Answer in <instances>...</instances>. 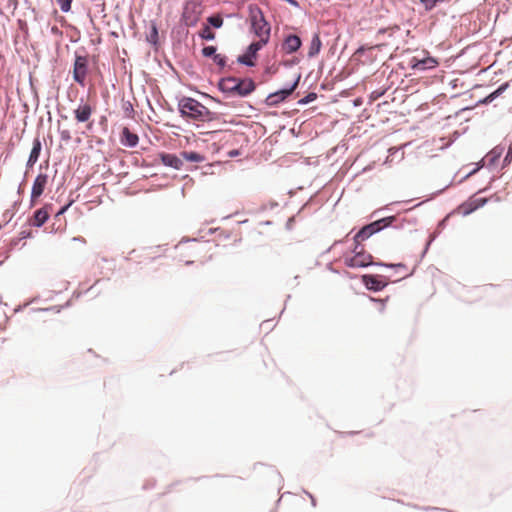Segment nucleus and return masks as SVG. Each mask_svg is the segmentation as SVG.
Instances as JSON below:
<instances>
[{
	"instance_id": "obj_1",
	"label": "nucleus",
	"mask_w": 512,
	"mask_h": 512,
	"mask_svg": "<svg viewBox=\"0 0 512 512\" xmlns=\"http://www.w3.org/2000/svg\"><path fill=\"white\" fill-rule=\"evenodd\" d=\"M249 20L253 33L259 38L258 41H264L267 44L270 39L271 25L266 20L262 9L257 5H249Z\"/></svg>"
},
{
	"instance_id": "obj_2",
	"label": "nucleus",
	"mask_w": 512,
	"mask_h": 512,
	"mask_svg": "<svg viewBox=\"0 0 512 512\" xmlns=\"http://www.w3.org/2000/svg\"><path fill=\"white\" fill-rule=\"evenodd\" d=\"M179 111L182 116L198 121L209 120L211 114L206 106L189 97L179 101Z\"/></svg>"
},
{
	"instance_id": "obj_3",
	"label": "nucleus",
	"mask_w": 512,
	"mask_h": 512,
	"mask_svg": "<svg viewBox=\"0 0 512 512\" xmlns=\"http://www.w3.org/2000/svg\"><path fill=\"white\" fill-rule=\"evenodd\" d=\"M395 220V217H386L382 218L380 220L374 221L364 227H362L357 234L354 237L355 244H361V242L368 239L373 234L381 231L383 228L389 226L393 221Z\"/></svg>"
},
{
	"instance_id": "obj_4",
	"label": "nucleus",
	"mask_w": 512,
	"mask_h": 512,
	"mask_svg": "<svg viewBox=\"0 0 512 512\" xmlns=\"http://www.w3.org/2000/svg\"><path fill=\"white\" fill-rule=\"evenodd\" d=\"M353 252V256H346L344 258V263L346 266L351 268H362L367 267L373 263L372 255L367 253L360 244H355Z\"/></svg>"
},
{
	"instance_id": "obj_5",
	"label": "nucleus",
	"mask_w": 512,
	"mask_h": 512,
	"mask_svg": "<svg viewBox=\"0 0 512 512\" xmlns=\"http://www.w3.org/2000/svg\"><path fill=\"white\" fill-rule=\"evenodd\" d=\"M88 72V60L85 56H76L73 68V79L81 86L85 85Z\"/></svg>"
},
{
	"instance_id": "obj_6",
	"label": "nucleus",
	"mask_w": 512,
	"mask_h": 512,
	"mask_svg": "<svg viewBox=\"0 0 512 512\" xmlns=\"http://www.w3.org/2000/svg\"><path fill=\"white\" fill-rule=\"evenodd\" d=\"M266 44H264V41H256L251 43L246 52L239 56L238 61L242 64H245L247 66H254L255 65V59L257 57V53L259 50H261Z\"/></svg>"
},
{
	"instance_id": "obj_7",
	"label": "nucleus",
	"mask_w": 512,
	"mask_h": 512,
	"mask_svg": "<svg viewBox=\"0 0 512 512\" xmlns=\"http://www.w3.org/2000/svg\"><path fill=\"white\" fill-rule=\"evenodd\" d=\"M299 82V77L294 81V83L289 87L277 92L271 93L266 98V103L269 106H276L279 103L283 102L288 96H290L293 91L296 89Z\"/></svg>"
},
{
	"instance_id": "obj_8",
	"label": "nucleus",
	"mask_w": 512,
	"mask_h": 512,
	"mask_svg": "<svg viewBox=\"0 0 512 512\" xmlns=\"http://www.w3.org/2000/svg\"><path fill=\"white\" fill-rule=\"evenodd\" d=\"M48 183V175L38 174L34 180L31 191V204L34 205L35 201L43 194Z\"/></svg>"
},
{
	"instance_id": "obj_9",
	"label": "nucleus",
	"mask_w": 512,
	"mask_h": 512,
	"mask_svg": "<svg viewBox=\"0 0 512 512\" xmlns=\"http://www.w3.org/2000/svg\"><path fill=\"white\" fill-rule=\"evenodd\" d=\"M93 114V108L89 103H80L74 110V116L77 122H88Z\"/></svg>"
},
{
	"instance_id": "obj_10",
	"label": "nucleus",
	"mask_w": 512,
	"mask_h": 512,
	"mask_svg": "<svg viewBox=\"0 0 512 512\" xmlns=\"http://www.w3.org/2000/svg\"><path fill=\"white\" fill-rule=\"evenodd\" d=\"M255 90V83L252 79H238L234 95L247 96Z\"/></svg>"
},
{
	"instance_id": "obj_11",
	"label": "nucleus",
	"mask_w": 512,
	"mask_h": 512,
	"mask_svg": "<svg viewBox=\"0 0 512 512\" xmlns=\"http://www.w3.org/2000/svg\"><path fill=\"white\" fill-rule=\"evenodd\" d=\"M301 46V39L297 36V35H288L283 44H282V49L285 51V53L287 54H291V53H294L296 52Z\"/></svg>"
},
{
	"instance_id": "obj_12",
	"label": "nucleus",
	"mask_w": 512,
	"mask_h": 512,
	"mask_svg": "<svg viewBox=\"0 0 512 512\" xmlns=\"http://www.w3.org/2000/svg\"><path fill=\"white\" fill-rule=\"evenodd\" d=\"M363 282L368 289L374 291H380L387 285L385 281L381 280L376 275H364Z\"/></svg>"
},
{
	"instance_id": "obj_13",
	"label": "nucleus",
	"mask_w": 512,
	"mask_h": 512,
	"mask_svg": "<svg viewBox=\"0 0 512 512\" xmlns=\"http://www.w3.org/2000/svg\"><path fill=\"white\" fill-rule=\"evenodd\" d=\"M49 218V207L44 206L34 212L31 224L35 227H41Z\"/></svg>"
},
{
	"instance_id": "obj_14",
	"label": "nucleus",
	"mask_w": 512,
	"mask_h": 512,
	"mask_svg": "<svg viewBox=\"0 0 512 512\" xmlns=\"http://www.w3.org/2000/svg\"><path fill=\"white\" fill-rule=\"evenodd\" d=\"M160 159L165 166L172 167L174 169H181L183 162L175 154L162 153Z\"/></svg>"
},
{
	"instance_id": "obj_15",
	"label": "nucleus",
	"mask_w": 512,
	"mask_h": 512,
	"mask_svg": "<svg viewBox=\"0 0 512 512\" xmlns=\"http://www.w3.org/2000/svg\"><path fill=\"white\" fill-rule=\"evenodd\" d=\"M138 136L131 132L129 128L124 127L121 133V143L128 147H135L138 144Z\"/></svg>"
},
{
	"instance_id": "obj_16",
	"label": "nucleus",
	"mask_w": 512,
	"mask_h": 512,
	"mask_svg": "<svg viewBox=\"0 0 512 512\" xmlns=\"http://www.w3.org/2000/svg\"><path fill=\"white\" fill-rule=\"evenodd\" d=\"M41 147H42L41 141L38 138H35L33 141L32 150L30 152V155H29V158L27 161L28 167H33L35 165V163L38 161V158H39L40 152H41Z\"/></svg>"
},
{
	"instance_id": "obj_17",
	"label": "nucleus",
	"mask_w": 512,
	"mask_h": 512,
	"mask_svg": "<svg viewBox=\"0 0 512 512\" xmlns=\"http://www.w3.org/2000/svg\"><path fill=\"white\" fill-rule=\"evenodd\" d=\"M437 65H438V62L434 58L427 57L422 60H417L412 65V68L416 69V70H426V69L435 68Z\"/></svg>"
},
{
	"instance_id": "obj_18",
	"label": "nucleus",
	"mask_w": 512,
	"mask_h": 512,
	"mask_svg": "<svg viewBox=\"0 0 512 512\" xmlns=\"http://www.w3.org/2000/svg\"><path fill=\"white\" fill-rule=\"evenodd\" d=\"M237 78L229 77L226 79H223L219 83L220 89L225 92L234 95L235 89L237 87Z\"/></svg>"
},
{
	"instance_id": "obj_19",
	"label": "nucleus",
	"mask_w": 512,
	"mask_h": 512,
	"mask_svg": "<svg viewBox=\"0 0 512 512\" xmlns=\"http://www.w3.org/2000/svg\"><path fill=\"white\" fill-rule=\"evenodd\" d=\"M320 49H321V40H320L319 35L315 34L314 37L312 38V41H311V44L309 47L308 56L313 57V56L317 55L320 52Z\"/></svg>"
},
{
	"instance_id": "obj_20",
	"label": "nucleus",
	"mask_w": 512,
	"mask_h": 512,
	"mask_svg": "<svg viewBox=\"0 0 512 512\" xmlns=\"http://www.w3.org/2000/svg\"><path fill=\"white\" fill-rule=\"evenodd\" d=\"M181 156L189 162H203L205 160V157L197 152H188L184 151L181 153Z\"/></svg>"
},
{
	"instance_id": "obj_21",
	"label": "nucleus",
	"mask_w": 512,
	"mask_h": 512,
	"mask_svg": "<svg viewBox=\"0 0 512 512\" xmlns=\"http://www.w3.org/2000/svg\"><path fill=\"white\" fill-rule=\"evenodd\" d=\"M207 21L215 28H220L223 24V18L219 14L208 17Z\"/></svg>"
},
{
	"instance_id": "obj_22",
	"label": "nucleus",
	"mask_w": 512,
	"mask_h": 512,
	"mask_svg": "<svg viewBox=\"0 0 512 512\" xmlns=\"http://www.w3.org/2000/svg\"><path fill=\"white\" fill-rule=\"evenodd\" d=\"M73 0H56L60 9L64 13H68L71 10Z\"/></svg>"
},
{
	"instance_id": "obj_23",
	"label": "nucleus",
	"mask_w": 512,
	"mask_h": 512,
	"mask_svg": "<svg viewBox=\"0 0 512 512\" xmlns=\"http://www.w3.org/2000/svg\"><path fill=\"white\" fill-rule=\"evenodd\" d=\"M426 10H432L437 3L444 2L445 0H419Z\"/></svg>"
},
{
	"instance_id": "obj_24",
	"label": "nucleus",
	"mask_w": 512,
	"mask_h": 512,
	"mask_svg": "<svg viewBox=\"0 0 512 512\" xmlns=\"http://www.w3.org/2000/svg\"><path fill=\"white\" fill-rule=\"evenodd\" d=\"M200 35L206 40H213L215 38V33L212 32L209 26H205Z\"/></svg>"
},
{
	"instance_id": "obj_25",
	"label": "nucleus",
	"mask_w": 512,
	"mask_h": 512,
	"mask_svg": "<svg viewBox=\"0 0 512 512\" xmlns=\"http://www.w3.org/2000/svg\"><path fill=\"white\" fill-rule=\"evenodd\" d=\"M202 54L205 57H214V55L216 54V48L214 46H206L202 49Z\"/></svg>"
},
{
	"instance_id": "obj_26",
	"label": "nucleus",
	"mask_w": 512,
	"mask_h": 512,
	"mask_svg": "<svg viewBox=\"0 0 512 512\" xmlns=\"http://www.w3.org/2000/svg\"><path fill=\"white\" fill-rule=\"evenodd\" d=\"M213 60L220 67H224L226 64L225 57L221 54H215Z\"/></svg>"
},
{
	"instance_id": "obj_27",
	"label": "nucleus",
	"mask_w": 512,
	"mask_h": 512,
	"mask_svg": "<svg viewBox=\"0 0 512 512\" xmlns=\"http://www.w3.org/2000/svg\"><path fill=\"white\" fill-rule=\"evenodd\" d=\"M60 136H61V139L64 141H69L71 139V135H70L69 131H67V130L61 131Z\"/></svg>"
},
{
	"instance_id": "obj_28",
	"label": "nucleus",
	"mask_w": 512,
	"mask_h": 512,
	"mask_svg": "<svg viewBox=\"0 0 512 512\" xmlns=\"http://www.w3.org/2000/svg\"><path fill=\"white\" fill-rule=\"evenodd\" d=\"M316 98V94L315 93H310L306 96L305 99L301 100V102L303 103H308L309 101H312Z\"/></svg>"
},
{
	"instance_id": "obj_29",
	"label": "nucleus",
	"mask_w": 512,
	"mask_h": 512,
	"mask_svg": "<svg viewBox=\"0 0 512 512\" xmlns=\"http://www.w3.org/2000/svg\"><path fill=\"white\" fill-rule=\"evenodd\" d=\"M228 155L230 157L238 156L239 155V151L238 150H231V151L228 152Z\"/></svg>"
},
{
	"instance_id": "obj_30",
	"label": "nucleus",
	"mask_w": 512,
	"mask_h": 512,
	"mask_svg": "<svg viewBox=\"0 0 512 512\" xmlns=\"http://www.w3.org/2000/svg\"><path fill=\"white\" fill-rule=\"evenodd\" d=\"M74 240H79V241H81V242H83V243H85V242H86V241H85V239H84V238H81V237L74 238Z\"/></svg>"
},
{
	"instance_id": "obj_31",
	"label": "nucleus",
	"mask_w": 512,
	"mask_h": 512,
	"mask_svg": "<svg viewBox=\"0 0 512 512\" xmlns=\"http://www.w3.org/2000/svg\"><path fill=\"white\" fill-rule=\"evenodd\" d=\"M67 209V207H63L58 214H62L65 210Z\"/></svg>"
},
{
	"instance_id": "obj_32",
	"label": "nucleus",
	"mask_w": 512,
	"mask_h": 512,
	"mask_svg": "<svg viewBox=\"0 0 512 512\" xmlns=\"http://www.w3.org/2000/svg\"><path fill=\"white\" fill-rule=\"evenodd\" d=\"M87 128H88V129H91V128H92V123H88V124H87Z\"/></svg>"
}]
</instances>
